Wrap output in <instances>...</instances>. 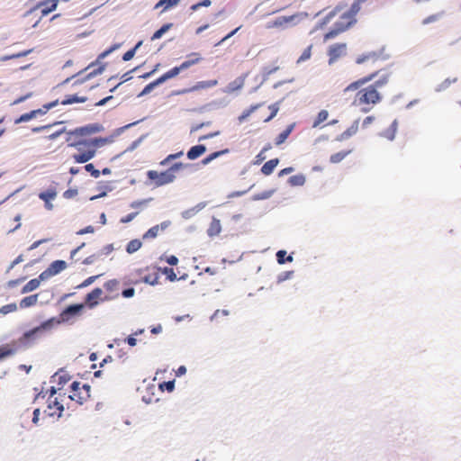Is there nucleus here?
Returning <instances> with one entry per match:
<instances>
[{"label": "nucleus", "mask_w": 461, "mask_h": 461, "mask_svg": "<svg viewBox=\"0 0 461 461\" xmlns=\"http://www.w3.org/2000/svg\"><path fill=\"white\" fill-rule=\"evenodd\" d=\"M94 132L92 126L79 127L68 132V138L67 141L68 146L76 149L77 152L72 155V158L76 163H86L92 159L96 153L97 148L103 144V140L94 138L89 140L77 139L81 138Z\"/></svg>", "instance_id": "obj_1"}, {"label": "nucleus", "mask_w": 461, "mask_h": 461, "mask_svg": "<svg viewBox=\"0 0 461 461\" xmlns=\"http://www.w3.org/2000/svg\"><path fill=\"white\" fill-rule=\"evenodd\" d=\"M376 76L377 71L352 82L344 89V93L357 91L352 101V105L359 107L363 113L370 112L383 99L382 95L379 91H376L374 86H368L361 88L364 85L372 81Z\"/></svg>", "instance_id": "obj_2"}, {"label": "nucleus", "mask_w": 461, "mask_h": 461, "mask_svg": "<svg viewBox=\"0 0 461 461\" xmlns=\"http://www.w3.org/2000/svg\"><path fill=\"white\" fill-rule=\"evenodd\" d=\"M367 1L368 0H354L350 8L347 10L346 5H338L326 17L327 21H330L335 16H338L339 20L334 23V27L324 35V40L332 39L356 23V15L361 10L362 5Z\"/></svg>", "instance_id": "obj_3"}, {"label": "nucleus", "mask_w": 461, "mask_h": 461, "mask_svg": "<svg viewBox=\"0 0 461 461\" xmlns=\"http://www.w3.org/2000/svg\"><path fill=\"white\" fill-rule=\"evenodd\" d=\"M186 167L187 165L182 162H178L175 163L167 170L163 172L149 170L147 172V176L154 184L155 186L158 187L172 183L176 178V172Z\"/></svg>", "instance_id": "obj_4"}, {"label": "nucleus", "mask_w": 461, "mask_h": 461, "mask_svg": "<svg viewBox=\"0 0 461 461\" xmlns=\"http://www.w3.org/2000/svg\"><path fill=\"white\" fill-rule=\"evenodd\" d=\"M53 322L54 320L50 319L48 321H43L38 327L27 330L23 334L22 337H20L19 342L25 347L32 346L52 329Z\"/></svg>", "instance_id": "obj_5"}, {"label": "nucleus", "mask_w": 461, "mask_h": 461, "mask_svg": "<svg viewBox=\"0 0 461 461\" xmlns=\"http://www.w3.org/2000/svg\"><path fill=\"white\" fill-rule=\"evenodd\" d=\"M128 281L133 285L145 283L154 285L158 284V275L153 267H146L132 270L128 275Z\"/></svg>", "instance_id": "obj_6"}, {"label": "nucleus", "mask_w": 461, "mask_h": 461, "mask_svg": "<svg viewBox=\"0 0 461 461\" xmlns=\"http://www.w3.org/2000/svg\"><path fill=\"white\" fill-rule=\"evenodd\" d=\"M90 391L91 386L88 384H82L80 382L74 381L70 385V393L68 398L82 405L90 399Z\"/></svg>", "instance_id": "obj_7"}, {"label": "nucleus", "mask_w": 461, "mask_h": 461, "mask_svg": "<svg viewBox=\"0 0 461 461\" xmlns=\"http://www.w3.org/2000/svg\"><path fill=\"white\" fill-rule=\"evenodd\" d=\"M50 396L48 398L47 409L44 410V414L52 418H59L64 411L62 400H59L58 397H54L56 394V389L51 387L50 390Z\"/></svg>", "instance_id": "obj_8"}, {"label": "nucleus", "mask_w": 461, "mask_h": 461, "mask_svg": "<svg viewBox=\"0 0 461 461\" xmlns=\"http://www.w3.org/2000/svg\"><path fill=\"white\" fill-rule=\"evenodd\" d=\"M347 53L346 43H336L331 45L328 50L329 64L335 63L339 58L345 56Z\"/></svg>", "instance_id": "obj_9"}, {"label": "nucleus", "mask_w": 461, "mask_h": 461, "mask_svg": "<svg viewBox=\"0 0 461 461\" xmlns=\"http://www.w3.org/2000/svg\"><path fill=\"white\" fill-rule=\"evenodd\" d=\"M67 267V263L64 260H55L50 267L40 275L41 279H45L49 276H55Z\"/></svg>", "instance_id": "obj_10"}, {"label": "nucleus", "mask_w": 461, "mask_h": 461, "mask_svg": "<svg viewBox=\"0 0 461 461\" xmlns=\"http://www.w3.org/2000/svg\"><path fill=\"white\" fill-rule=\"evenodd\" d=\"M217 84H218L217 80L199 81L195 85H194L193 86H191L189 88H185V89H182V90H178L175 94L176 95H185V94H188V93H191V92H195V91H199V90H202V89H206V88L213 87Z\"/></svg>", "instance_id": "obj_11"}, {"label": "nucleus", "mask_w": 461, "mask_h": 461, "mask_svg": "<svg viewBox=\"0 0 461 461\" xmlns=\"http://www.w3.org/2000/svg\"><path fill=\"white\" fill-rule=\"evenodd\" d=\"M170 225V221H166L160 224L155 225L149 229L142 236L143 240H151L158 236V234L165 230Z\"/></svg>", "instance_id": "obj_12"}, {"label": "nucleus", "mask_w": 461, "mask_h": 461, "mask_svg": "<svg viewBox=\"0 0 461 461\" xmlns=\"http://www.w3.org/2000/svg\"><path fill=\"white\" fill-rule=\"evenodd\" d=\"M104 292L101 288L96 287L94 290H92L89 294H87L86 297V304L88 308H94L95 307L99 300H102V295Z\"/></svg>", "instance_id": "obj_13"}, {"label": "nucleus", "mask_w": 461, "mask_h": 461, "mask_svg": "<svg viewBox=\"0 0 461 461\" xmlns=\"http://www.w3.org/2000/svg\"><path fill=\"white\" fill-rule=\"evenodd\" d=\"M58 0H44L40 2L35 9L40 10L41 16H46L57 8Z\"/></svg>", "instance_id": "obj_14"}, {"label": "nucleus", "mask_w": 461, "mask_h": 461, "mask_svg": "<svg viewBox=\"0 0 461 461\" xmlns=\"http://www.w3.org/2000/svg\"><path fill=\"white\" fill-rule=\"evenodd\" d=\"M380 59H381V53L376 52V51H369V52L364 53L362 55H359L356 59V63L363 64V63L367 62V63L374 64V63L377 62Z\"/></svg>", "instance_id": "obj_15"}, {"label": "nucleus", "mask_w": 461, "mask_h": 461, "mask_svg": "<svg viewBox=\"0 0 461 461\" xmlns=\"http://www.w3.org/2000/svg\"><path fill=\"white\" fill-rule=\"evenodd\" d=\"M203 60L201 55L197 52H193L187 56V59L180 64L183 70L189 68L190 67L200 63Z\"/></svg>", "instance_id": "obj_16"}, {"label": "nucleus", "mask_w": 461, "mask_h": 461, "mask_svg": "<svg viewBox=\"0 0 461 461\" xmlns=\"http://www.w3.org/2000/svg\"><path fill=\"white\" fill-rule=\"evenodd\" d=\"M87 101L86 96H79L77 95H68L64 99L59 101V104L62 105L73 104L76 103H85Z\"/></svg>", "instance_id": "obj_17"}, {"label": "nucleus", "mask_w": 461, "mask_h": 461, "mask_svg": "<svg viewBox=\"0 0 461 461\" xmlns=\"http://www.w3.org/2000/svg\"><path fill=\"white\" fill-rule=\"evenodd\" d=\"M245 78H246V76H241V77H237L232 82L229 83V85L227 86L226 92L232 93V92L241 89L245 84Z\"/></svg>", "instance_id": "obj_18"}, {"label": "nucleus", "mask_w": 461, "mask_h": 461, "mask_svg": "<svg viewBox=\"0 0 461 461\" xmlns=\"http://www.w3.org/2000/svg\"><path fill=\"white\" fill-rule=\"evenodd\" d=\"M206 151L204 145L193 146L187 152V158L191 160L198 158Z\"/></svg>", "instance_id": "obj_19"}, {"label": "nucleus", "mask_w": 461, "mask_h": 461, "mask_svg": "<svg viewBox=\"0 0 461 461\" xmlns=\"http://www.w3.org/2000/svg\"><path fill=\"white\" fill-rule=\"evenodd\" d=\"M279 163L278 158H273L268 161H267L261 167V173L265 176H269L273 173L275 168Z\"/></svg>", "instance_id": "obj_20"}, {"label": "nucleus", "mask_w": 461, "mask_h": 461, "mask_svg": "<svg viewBox=\"0 0 461 461\" xmlns=\"http://www.w3.org/2000/svg\"><path fill=\"white\" fill-rule=\"evenodd\" d=\"M221 230V225L220 220H218L216 218H212V220L210 223V226L207 230L208 235L210 237L216 236V235L220 234Z\"/></svg>", "instance_id": "obj_21"}, {"label": "nucleus", "mask_w": 461, "mask_h": 461, "mask_svg": "<svg viewBox=\"0 0 461 461\" xmlns=\"http://www.w3.org/2000/svg\"><path fill=\"white\" fill-rule=\"evenodd\" d=\"M181 71H183V68H181L180 65L177 67H174L170 70L164 73L161 77H159L158 79H159L160 83L162 84L165 81H167V79L176 77Z\"/></svg>", "instance_id": "obj_22"}, {"label": "nucleus", "mask_w": 461, "mask_h": 461, "mask_svg": "<svg viewBox=\"0 0 461 461\" xmlns=\"http://www.w3.org/2000/svg\"><path fill=\"white\" fill-rule=\"evenodd\" d=\"M38 302V294H32L23 298L20 302V307L22 309L29 308L33 306Z\"/></svg>", "instance_id": "obj_23"}, {"label": "nucleus", "mask_w": 461, "mask_h": 461, "mask_svg": "<svg viewBox=\"0 0 461 461\" xmlns=\"http://www.w3.org/2000/svg\"><path fill=\"white\" fill-rule=\"evenodd\" d=\"M294 124H290L285 131H283L276 139V145H281L284 143L291 132L293 131Z\"/></svg>", "instance_id": "obj_24"}, {"label": "nucleus", "mask_w": 461, "mask_h": 461, "mask_svg": "<svg viewBox=\"0 0 461 461\" xmlns=\"http://www.w3.org/2000/svg\"><path fill=\"white\" fill-rule=\"evenodd\" d=\"M57 196V192L55 188H49L48 190L44 192H41L39 194V198L42 200L43 202H51L54 200Z\"/></svg>", "instance_id": "obj_25"}, {"label": "nucleus", "mask_w": 461, "mask_h": 461, "mask_svg": "<svg viewBox=\"0 0 461 461\" xmlns=\"http://www.w3.org/2000/svg\"><path fill=\"white\" fill-rule=\"evenodd\" d=\"M41 278H34L30 280L22 289L23 294H26L37 289L41 284Z\"/></svg>", "instance_id": "obj_26"}, {"label": "nucleus", "mask_w": 461, "mask_h": 461, "mask_svg": "<svg viewBox=\"0 0 461 461\" xmlns=\"http://www.w3.org/2000/svg\"><path fill=\"white\" fill-rule=\"evenodd\" d=\"M292 19H293L292 17H285V16L278 17L275 21L268 23L267 27V28L282 27L285 24H286L287 23L291 22Z\"/></svg>", "instance_id": "obj_27"}, {"label": "nucleus", "mask_w": 461, "mask_h": 461, "mask_svg": "<svg viewBox=\"0 0 461 461\" xmlns=\"http://www.w3.org/2000/svg\"><path fill=\"white\" fill-rule=\"evenodd\" d=\"M141 241L138 239L131 240L126 246V251L129 254H132L138 251L141 248Z\"/></svg>", "instance_id": "obj_28"}, {"label": "nucleus", "mask_w": 461, "mask_h": 461, "mask_svg": "<svg viewBox=\"0 0 461 461\" xmlns=\"http://www.w3.org/2000/svg\"><path fill=\"white\" fill-rule=\"evenodd\" d=\"M351 150H343L332 154L330 158V161L333 164L339 163L342 161L348 154H350Z\"/></svg>", "instance_id": "obj_29"}, {"label": "nucleus", "mask_w": 461, "mask_h": 461, "mask_svg": "<svg viewBox=\"0 0 461 461\" xmlns=\"http://www.w3.org/2000/svg\"><path fill=\"white\" fill-rule=\"evenodd\" d=\"M444 14H445L444 11L430 14V15L425 17L421 21V23H422V25H428L429 23H435V22L438 21Z\"/></svg>", "instance_id": "obj_30"}, {"label": "nucleus", "mask_w": 461, "mask_h": 461, "mask_svg": "<svg viewBox=\"0 0 461 461\" xmlns=\"http://www.w3.org/2000/svg\"><path fill=\"white\" fill-rule=\"evenodd\" d=\"M229 153V149H222V150H220V151H215L213 153H211L209 156H207L206 158H204L203 160H202V163L203 165H207L209 164L210 162H212L213 159L219 158L220 156L221 155H224V154H227Z\"/></svg>", "instance_id": "obj_31"}, {"label": "nucleus", "mask_w": 461, "mask_h": 461, "mask_svg": "<svg viewBox=\"0 0 461 461\" xmlns=\"http://www.w3.org/2000/svg\"><path fill=\"white\" fill-rule=\"evenodd\" d=\"M84 308L83 304H71L63 312L64 315H76Z\"/></svg>", "instance_id": "obj_32"}, {"label": "nucleus", "mask_w": 461, "mask_h": 461, "mask_svg": "<svg viewBox=\"0 0 461 461\" xmlns=\"http://www.w3.org/2000/svg\"><path fill=\"white\" fill-rule=\"evenodd\" d=\"M180 0H159L155 8L163 7V10H167L170 7L176 5Z\"/></svg>", "instance_id": "obj_33"}, {"label": "nucleus", "mask_w": 461, "mask_h": 461, "mask_svg": "<svg viewBox=\"0 0 461 461\" xmlns=\"http://www.w3.org/2000/svg\"><path fill=\"white\" fill-rule=\"evenodd\" d=\"M59 104V100L52 101L50 103L45 104L42 108L33 110L32 112H35V117L38 114H45L50 109L57 106Z\"/></svg>", "instance_id": "obj_34"}, {"label": "nucleus", "mask_w": 461, "mask_h": 461, "mask_svg": "<svg viewBox=\"0 0 461 461\" xmlns=\"http://www.w3.org/2000/svg\"><path fill=\"white\" fill-rule=\"evenodd\" d=\"M32 52V50H23V51H21V52H18V53H14V54H12V55H5V56H3L1 57L0 59V61H6V60H9V59H19V58H22V57H25L27 55H29L30 53Z\"/></svg>", "instance_id": "obj_35"}, {"label": "nucleus", "mask_w": 461, "mask_h": 461, "mask_svg": "<svg viewBox=\"0 0 461 461\" xmlns=\"http://www.w3.org/2000/svg\"><path fill=\"white\" fill-rule=\"evenodd\" d=\"M286 256V251L285 250H278L276 252V260L278 262V264L282 265V264H285V262H292L294 260L293 257L291 255Z\"/></svg>", "instance_id": "obj_36"}, {"label": "nucleus", "mask_w": 461, "mask_h": 461, "mask_svg": "<svg viewBox=\"0 0 461 461\" xmlns=\"http://www.w3.org/2000/svg\"><path fill=\"white\" fill-rule=\"evenodd\" d=\"M172 27V23H166L160 29L156 31L151 36V41L158 40L162 37V35L167 32Z\"/></svg>", "instance_id": "obj_37"}, {"label": "nucleus", "mask_w": 461, "mask_h": 461, "mask_svg": "<svg viewBox=\"0 0 461 461\" xmlns=\"http://www.w3.org/2000/svg\"><path fill=\"white\" fill-rule=\"evenodd\" d=\"M288 182L293 186L303 185L305 183V177L303 175H295L291 176Z\"/></svg>", "instance_id": "obj_38"}, {"label": "nucleus", "mask_w": 461, "mask_h": 461, "mask_svg": "<svg viewBox=\"0 0 461 461\" xmlns=\"http://www.w3.org/2000/svg\"><path fill=\"white\" fill-rule=\"evenodd\" d=\"M329 113L326 110H321L319 112L315 121L313 122L312 127H318L321 122H325L328 119Z\"/></svg>", "instance_id": "obj_39"}, {"label": "nucleus", "mask_w": 461, "mask_h": 461, "mask_svg": "<svg viewBox=\"0 0 461 461\" xmlns=\"http://www.w3.org/2000/svg\"><path fill=\"white\" fill-rule=\"evenodd\" d=\"M389 81V75H383L379 79L375 81L373 84L369 85L370 86H374L376 91H378L379 88L385 86Z\"/></svg>", "instance_id": "obj_40"}, {"label": "nucleus", "mask_w": 461, "mask_h": 461, "mask_svg": "<svg viewBox=\"0 0 461 461\" xmlns=\"http://www.w3.org/2000/svg\"><path fill=\"white\" fill-rule=\"evenodd\" d=\"M261 104H255L250 106L249 109L245 110L240 116H239V122H242L245 121L253 112H255L258 108H259Z\"/></svg>", "instance_id": "obj_41"}, {"label": "nucleus", "mask_w": 461, "mask_h": 461, "mask_svg": "<svg viewBox=\"0 0 461 461\" xmlns=\"http://www.w3.org/2000/svg\"><path fill=\"white\" fill-rule=\"evenodd\" d=\"M160 81L158 78H157L156 80H154L153 82H150L149 84H148L144 88L143 90L141 91L140 95H148L149 94L156 86H158V85H160Z\"/></svg>", "instance_id": "obj_42"}, {"label": "nucleus", "mask_w": 461, "mask_h": 461, "mask_svg": "<svg viewBox=\"0 0 461 461\" xmlns=\"http://www.w3.org/2000/svg\"><path fill=\"white\" fill-rule=\"evenodd\" d=\"M33 118H35V112L31 111L30 113L22 114L19 118H17L14 121V123L18 124L21 122H28Z\"/></svg>", "instance_id": "obj_43"}, {"label": "nucleus", "mask_w": 461, "mask_h": 461, "mask_svg": "<svg viewBox=\"0 0 461 461\" xmlns=\"http://www.w3.org/2000/svg\"><path fill=\"white\" fill-rule=\"evenodd\" d=\"M272 148L271 144H267L266 145L262 150L256 156V161L255 163L256 164H260L261 162H263L265 159H266V155H265V152L267 151L268 149H270Z\"/></svg>", "instance_id": "obj_44"}, {"label": "nucleus", "mask_w": 461, "mask_h": 461, "mask_svg": "<svg viewBox=\"0 0 461 461\" xmlns=\"http://www.w3.org/2000/svg\"><path fill=\"white\" fill-rule=\"evenodd\" d=\"M358 130V121H356L351 127H349L348 130H346L342 133L343 138L350 137L351 135L355 134Z\"/></svg>", "instance_id": "obj_45"}, {"label": "nucleus", "mask_w": 461, "mask_h": 461, "mask_svg": "<svg viewBox=\"0 0 461 461\" xmlns=\"http://www.w3.org/2000/svg\"><path fill=\"white\" fill-rule=\"evenodd\" d=\"M162 273L167 276V279L171 282L177 280L176 274L171 267H164Z\"/></svg>", "instance_id": "obj_46"}, {"label": "nucleus", "mask_w": 461, "mask_h": 461, "mask_svg": "<svg viewBox=\"0 0 461 461\" xmlns=\"http://www.w3.org/2000/svg\"><path fill=\"white\" fill-rule=\"evenodd\" d=\"M140 45H141V41L138 42V43H137V45H136L134 48H132V49L129 50L128 51H126V52L123 54V56H122V59H123L124 61L131 60V59L134 57L135 52H136V50H137Z\"/></svg>", "instance_id": "obj_47"}, {"label": "nucleus", "mask_w": 461, "mask_h": 461, "mask_svg": "<svg viewBox=\"0 0 461 461\" xmlns=\"http://www.w3.org/2000/svg\"><path fill=\"white\" fill-rule=\"evenodd\" d=\"M16 310H17L16 303H9V304H5V305L2 306L0 308V313L7 314V313L15 312Z\"/></svg>", "instance_id": "obj_48"}, {"label": "nucleus", "mask_w": 461, "mask_h": 461, "mask_svg": "<svg viewBox=\"0 0 461 461\" xmlns=\"http://www.w3.org/2000/svg\"><path fill=\"white\" fill-rule=\"evenodd\" d=\"M14 352H15V350L9 348L8 346L1 347L0 348V360L6 357L14 355Z\"/></svg>", "instance_id": "obj_49"}, {"label": "nucleus", "mask_w": 461, "mask_h": 461, "mask_svg": "<svg viewBox=\"0 0 461 461\" xmlns=\"http://www.w3.org/2000/svg\"><path fill=\"white\" fill-rule=\"evenodd\" d=\"M120 46H121L120 44H113L108 50H106L103 51L102 53H100L98 55V58H97V61H100V60L104 59L105 57H107L113 51H114L115 50L120 48Z\"/></svg>", "instance_id": "obj_50"}, {"label": "nucleus", "mask_w": 461, "mask_h": 461, "mask_svg": "<svg viewBox=\"0 0 461 461\" xmlns=\"http://www.w3.org/2000/svg\"><path fill=\"white\" fill-rule=\"evenodd\" d=\"M183 155V152L180 151V152H177V153H174V154H170L168 155L166 158H164L163 160L160 161V165L161 166H166L167 165L170 161L174 160V159H176L178 158H180L181 156Z\"/></svg>", "instance_id": "obj_51"}, {"label": "nucleus", "mask_w": 461, "mask_h": 461, "mask_svg": "<svg viewBox=\"0 0 461 461\" xmlns=\"http://www.w3.org/2000/svg\"><path fill=\"white\" fill-rule=\"evenodd\" d=\"M312 56V46L307 47L302 53V55L297 59V63L303 62L309 59Z\"/></svg>", "instance_id": "obj_52"}, {"label": "nucleus", "mask_w": 461, "mask_h": 461, "mask_svg": "<svg viewBox=\"0 0 461 461\" xmlns=\"http://www.w3.org/2000/svg\"><path fill=\"white\" fill-rule=\"evenodd\" d=\"M268 109L271 111V113L267 118L265 119L266 122L271 121L277 114V113L279 111L278 104L276 103V104L269 105Z\"/></svg>", "instance_id": "obj_53"}, {"label": "nucleus", "mask_w": 461, "mask_h": 461, "mask_svg": "<svg viewBox=\"0 0 461 461\" xmlns=\"http://www.w3.org/2000/svg\"><path fill=\"white\" fill-rule=\"evenodd\" d=\"M212 4L211 0H203L201 2H198L193 5H191L190 9L193 11V12H195L197 11L200 7H208L210 6Z\"/></svg>", "instance_id": "obj_54"}, {"label": "nucleus", "mask_w": 461, "mask_h": 461, "mask_svg": "<svg viewBox=\"0 0 461 461\" xmlns=\"http://www.w3.org/2000/svg\"><path fill=\"white\" fill-rule=\"evenodd\" d=\"M85 169L89 172L95 178H98L100 176V171L95 169L92 163L86 164L85 166Z\"/></svg>", "instance_id": "obj_55"}, {"label": "nucleus", "mask_w": 461, "mask_h": 461, "mask_svg": "<svg viewBox=\"0 0 461 461\" xmlns=\"http://www.w3.org/2000/svg\"><path fill=\"white\" fill-rule=\"evenodd\" d=\"M294 272L293 270L281 273L277 276V283H282L287 279H290L294 276Z\"/></svg>", "instance_id": "obj_56"}, {"label": "nucleus", "mask_w": 461, "mask_h": 461, "mask_svg": "<svg viewBox=\"0 0 461 461\" xmlns=\"http://www.w3.org/2000/svg\"><path fill=\"white\" fill-rule=\"evenodd\" d=\"M98 277H99V276H89L88 278L84 280L80 285H78L77 287L79 289L86 287V286L90 285L91 284H93Z\"/></svg>", "instance_id": "obj_57"}, {"label": "nucleus", "mask_w": 461, "mask_h": 461, "mask_svg": "<svg viewBox=\"0 0 461 461\" xmlns=\"http://www.w3.org/2000/svg\"><path fill=\"white\" fill-rule=\"evenodd\" d=\"M160 389L164 390L166 389L167 392H172L175 388V382L174 381H168L164 382L159 385Z\"/></svg>", "instance_id": "obj_58"}, {"label": "nucleus", "mask_w": 461, "mask_h": 461, "mask_svg": "<svg viewBox=\"0 0 461 461\" xmlns=\"http://www.w3.org/2000/svg\"><path fill=\"white\" fill-rule=\"evenodd\" d=\"M138 213H139L138 212L129 213L126 216L121 218L120 221L122 223H128V222L131 221L138 215Z\"/></svg>", "instance_id": "obj_59"}, {"label": "nucleus", "mask_w": 461, "mask_h": 461, "mask_svg": "<svg viewBox=\"0 0 461 461\" xmlns=\"http://www.w3.org/2000/svg\"><path fill=\"white\" fill-rule=\"evenodd\" d=\"M77 194V191L76 189H68L63 193V197L66 199L73 198Z\"/></svg>", "instance_id": "obj_60"}, {"label": "nucleus", "mask_w": 461, "mask_h": 461, "mask_svg": "<svg viewBox=\"0 0 461 461\" xmlns=\"http://www.w3.org/2000/svg\"><path fill=\"white\" fill-rule=\"evenodd\" d=\"M66 131V129L65 128H62L61 130H59L51 134H50L48 136V139L49 140H55L57 139L58 137H59L62 133H64Z\"/></svg>", "instance_id": "obj_61"}, {"label": "nucleus", "mask_w": 461, "mask_h": 461, "mask_svg": "<svg viewBox=\"0 0 461 461\" xmlns=\"http://www.w3.org/2000/svg\"><path fill=\"white\" fill-rule=\"evenodd\" d=\"M240 28H241V26H239V27H237L236 29H234L233 31H231L230 33H228L225 37H223V38L221 39V41L218 43V45H219V44H221V43H222L223 41H227V40H228V39H230V37H232L234 34H236V33H237V32H238Z\"/></svg>", "instance_id": "obj_62"}, {"label": "nucleus", "mask_w": 461, "mask_h": 461, "mask_svg": "<svg viewBox=\"0 0 461 461\" xmlns=\"http://www.w3.org/2000/svg\"><path fill=\"white\" fill-rule=\"evenodd\" d=\"M134 292L135 291L133 288H128V289H125L122 291V295L125 298H130V297L133 296Z\"/></svg>", "instance_id": "obj_63"}, {"label": "nucleus", "mask_w": 461, "mask_h": 461, "mask_svg": "<svg viewBox=\"0 0 461 461\" xmlns=\"http://www.w3.org/2000/svg\"><path fill=\"white\" fill-rule=\"evenodd\" d=\"M167 262L171 266H176L178 263V258L176 256L172 255L167 258Z\"/></svg>", "instance_id": "obj_64"}]
</instances>
